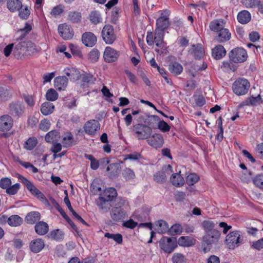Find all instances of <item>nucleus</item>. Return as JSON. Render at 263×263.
I'll return each instance as SVG.
<instances>
[{
  "instance_id": "45",
  "label": "nucleus",
  "mask_w": 263,
  "mask_h": 263,
  "mask_svg": "<svg viewBox=\"0 0 263 263\" xmlns=\"http://www.w3.org/2000/svg\"><path fill=\"white\" fill-rule=\"evenodd\" d=\"M182 227L180 224L173 225L168 230V233L170 235L180 234L182 232Z\"/></svg>"
},
{
  "instance_id": "3",
  "label": "nucleus",
  "mask_w": 263,
  "mask_h": 263,
  "mask_svg": "<svg viewBox=\"0 0 263 263\" xmlns=\"http://www.w3.org/2000/svg\"><path fill=\"white\" fill-rule=\"evenodd\" d=\"M220 236V232L219 231H212L206 233L203 237V251L206 252L210 250L212 244L217 242Z\"/></svg>"
},
{
  "instance_id": "47",
  "label": "nucleus",
  "mask_w": 263,
  "mask_h": 263,
  "mask_svg": "<svg viewBox=\"0 0 263 263\" xmlns=\"http://www.w3.org/2000/svg\"><path fill=\"white\" fill-rule=\"evenodd\" d=\"M156 224L159 227L158 232L159 233L163 234L168 230V225L164 220H159L157 221Z\"/></svg>"
},
{
  "instance_id": "38",
  "label": "nucleus",
  "mask_w": 263,
  "mask_h": 263,
  "mask_svg": "<svg viewBox=\"0 0 263 263\" xmlns=\"http://www.w3.org/2000/svg\"><path fill=\"white\" fill-rule=\"evenodd\" d=\"M160 118L156 115L148 116L147 119L145 121V125H146L152 128H155L158 125Z\"/></svg>"
},
{
  "instance_id": "24",
  "label": "nucleus",
  "mask_w": 263,
  "mask_h": 263,
  "mask_svg": "<svg viewBox=\"0 0 263 263\" xmlns=\"http://www.w3.org/2000/svg\"><path fill=\"white\" fill-rule=\"evenodd\" d=\"M106 171L108 173L110 178H114L118 176L121 171V167L119 164L114 163L110 164L107 167Z\"/></svg>"
},
{
  "instance_id": "60",
  "label": "nucleus",
  "mask_w": 263,
  "mask_h": 263,
  "mask_svg": "<svg viewBox=\"0 0 263 263\" xmlns=\"http://www.w3.org/2000/svg\"><path fill=\"white\" fill-rule=\"evenodd\" d=\"M100 57V52L97 49H92L89 53V59L92 62H97Z\"/></svg>"
},
{
  "instance_id": "49",
  "label": "nucleus",
  "mask_w": 263,
  "mask_h": 263,
  "mask_svg": "<svg viewBox=\"0 0 263 263\" xmlns=\"http://www.w3.org/2000/svg\"><path fill=\"white\" fill-rule=\"evenodd\" d=\"M89 20L92 23L97 24L101 22V17L100 13L98 11H94L91 12L90 14Z\"/></svg>"
},
{
  "instance_id": "19",
  "label": "nucleus",
  "mask_w": 263,
  "mask_h": 263,
  "mask_svg": "<svg viewBox=\"0 0 263 263\" xmlns=\"http://www.w3.org/2000/svg\"><path fill=\"white\" fill-rule=\"evenodd\" d=\"M45 242L41 238H36L32 240L29 245L31 251L34 253L40 252L44 247Z\"/></svg>"
},
{
  "instance_id": "54",
  "label": "nucleus",
  "mask_w": 263,
  "mask_h": 263,
  "mask_svg": "<svg viewBox=\"0 0 263 263\" xmlns=\"http://www.w3.org/2000/svg\"><path fill=\"white\" fill-rule=\"evenodd\" d=\"M221 68H222L224 71H234L236 69L237 67L231 62H223L221 66Z\"/></svg>"
},
{
  "instance_id": "16",
  "label": "nucleus",
  "mask_w": 263,
  "mask_h": 263,
  "mask_svg": "<svg viewBox=\"0 0 263 263\" xmlns=\"http://www.w3.org/2000/svg\"><path fill=\"white\" fill-rule=\"evenodd\" d=\"M119 56V53L110 47H107L104 52V58L107 62H115Z\"/></svg>"
},
{
  "instance_id": "44",
  "label": "nucleus",
  "mask_w": 263,
  "mask_h": 263,
  "mask_svg": "<svg viewBox=\"0 0 263 263\" xmlns=\"http://www.w3.org/2000/svg\"><path fill=\"white\" fill-rule=\"evenodd\" d=\"M37 143V141L35 137L29 138L24 144V148L28 151L33 149Z\"/></svg>"
},
{
  "instance_id": "25",
  "label": "nucleus",
  "mask_w": 263,
  "mask_h": 263,
  "mask_svg": "<svg viewBox=\"0 0 263 263\" xmlns=\"http://www.w3.org/2000/svg\"><path fill=\"white\" fill-rule=\"evenodd\" d=\"M41 217V214L39 212L32 211L27 214L25 220L28 224H33L39 221Z\"/></svg>"
},
{
  "instance_id": "53",
  "label": "nucleus",
  "mask_w": 263,
  "mask_h": 263,
  "mask_svg": "<svg viewBox=\"0 0 263 263\" xmlns=\"http://www.w3.org/2000/svg\"><path fill=\"white\" fill-rule=\"evenodd\" d=\"M46 99L48 101H54L58 99V93L53 89H49L46 93Z\"/></svg>"
},
{
  "instance_id": "2",
  "label": "nucleus",
  "mask_w": 263,
  "mask_h": 263,
  "mask_svg": "<svg viewBox=\"0 0 263 263\" xmlns=\"http://www.w3.org/2000/svg\"><path fill=\"white\" fill-rule=\"evenodd\" d=\"M133 132L138 139H147L152 133L151 127L141 123L135 124Z\"/></svg>"
},
{
  "instance_id": "17",
  "label": "nucleus",
  "mask_w": 263,
  "mask_h": 263,
  "mask_svg": "<svg viewBox=\"0 0 263 263\" xmlns=\"http://www.w3.org/2000/svg\"><path fill=\"white\" fill-rule=\"evenodd\" d=\"M82 41L86 46L92 47L97 42V37L92 32H86L83 34Z\"/></svg>"
},
{
  "instance_id": "59",
  "label": "nucleus",
  "mask_w": 263,
  "mask_h": 263,
  "mask_svg": "<svg viewBox=\"0 0 263 263\" xmlns=\"http://www.w3.org/2000/svg\"><path fill=\"white\" fill-rule=\"evenodd\" d=\"M254 184L257 187L263 189V174L257 175L253 180Z\"/></svg>"
},
{
  "instance_id": "64",
  "label": "nucleus",
  "mask_w": 263,
  "mask_h": 263,
  "mask_svg": "<svg viewBox=\"0 0 263 263\" xmlns=\"http://www.w3.org/2000/svg\"><path fill=\"white\" fill-rule=\"evenodd\" d=\"M252 247L257 250H260L263 248V237L257 241L252 242Z\"/></svg>"
},
{
  "instance_id": "32",
  "label": "nucleus",
  "mask_w": 263,
  "mask_h": 263,
  "mask_svg": "<svg viewBox=\"0 0 263 263\" xmlns=\"http://www.w3.org/2000/svg\"><path fill=\"white\" fill-rule=\"evenodd\" d=\"M81 78L82 79V81L83 82V84L82 85L83 88H85L89 84H93L96 80V78L90 73L81 74Z\"/></svg>"
},
{
  "instance_id": "52",
  "label": "nucleus",
  "mask_w": 263,
  "mask_h": 263,
  "mask_svg": "<svg viewBox=\"0 0 263 263\" xmlns=\"http://www.w3.org/2000/svg\"><path fill=\"white\" fill-rule=\"evenodd\" d=\"M199 179V176L194 173L190 174L186 177V183L189 185H193L196 183Z\"/></svg>"
},
{
  "instance_id": "63",
  "label": "nucleus",
  "mask_w": 263,
  "mask_h": 263,
  "mask_svg": "<svg viewBox=\"0 0 263 263\" xmlns=\"http://www.w3.org/2000/svg\"><path fill=\"white\" fill-rule=\"evenodd\" d=\"M30 15V10L28 9L27 7L25 8H21L19 10V16L23 18L27 19L29 15Z\"/></svg>"
},
{
  "instance_id": "6",
  "label": "nucleus",
  "mask_w": 263,
  "mask_h": 263,
  "mask_svg": "<svg viewBox=\"0 0 263 263\" xmlns=\"http://www.w3.org/2000/svg\"><path fill=\"white\" fill-rule=\"evenodd\" d=\"M159 246L165 252L171 253L177 246L176 238L163 237L159 241Z\"/></svg>"
},
{
  "instance_id": "23",
  "label": "nucleus",
  "mask_w": 263,
  "mask_h": 263,
  "mask_svg": "<svg viewBox=\"0 0 263 263\" xmlns=\"http://www.w3.org/2000/svg\"><path fill=\"white\" fill-rule=\"evenodd\" d=\"M99 195V198L111 201L117 196V193L115 188L109 187L105 190L103 193L100 194Z\"/></svg>"
},
{
  "instance_id": "50",
  "label": "nucleus",
  "mask_w": 263,
  "mask_h": 263,
  "mask_svg": "<svg viewBox=\"0 0 263 263\" xmlns=\"http://www.w3.org/2000/svg\"><path fill=\"white\" fill-rule=\"evenodd\" d=\"M64 6L62 5H59L54 7L50 12V14L57 17L64 12Z\"/></svg>"
},
{
  "instance_id": "40",
  "label": "nucleus",
  "mask_w": 263,
  "mask_h": 263,
  "mask_svg": "<svg viewBox=\"0 0 263 263\" xmlns=\"http://www.w3.org/2000/svg\"><path fill=\"white\" fill-rule=\"evenodd\" d=\"M217 224V222H215L211 220H205L202 222V226L206 233L212 231H217L214 229Z\"/></svg>"
},
{
  "instance_id": "29",
  "label": "nucleus",
  "mask_w": 263,
  "mask_h": 263,
  "mask_svg": "<svg viewBox=\"0 0 263 263\" xmlns=\"http://www.w3.org/2000/svg\"><path fill=\"white\" fill-rule=\"evenodd\" d=\"M226 50L223 46L217 45L212 49V55L215 59H220L226 55Z\"/></svg>"
},
{
  "instance_id": "7",
  "label": "nucleus",
  "mask_w": 263,
  "mask_h": 263,
  "mask_svg": "<svg viewBox=\"0 0 263 263\" xmlns=\"http://www.w3.org/2000/svg\"><path fill=\"white\" fill-rule=\"evenodd\" d=\"M237 231L230 232L226 236V243L230 249H234L242 243V239Z\"/></svg>"
},
{
  "instance_id": "18",
  "label": "nucleus",
  "mask_w": 263,
  "mask_h": 263,
  "mask_svg": "<svg viewBox=\"0 0 263 263\" xmlns=\"http://www.w3.org/2000/svg\"><path fill=\"white\" fill-rule=\"evenodd\" d=\"M216 33L217 35L214 37V40L219 43L226 42L231 37V33L227 28L222 29Z\"/></svg>"
},
{
  "instance_id": "35",
  "label": "nucleus",
  "mask_w": 263,
  "mask_h": 263,
  "mask_svg": "<svg viewBox=\"0 0 263 263\" xmlns=\"http://www.w3.org/2000/svg\"><path fill=\"white\" fill-rule=\"evenodd\" d=\"M168 69L171 72L178 75L182 71L183 67L179 63L177 62H172L169 64Z\"/></svg>"
},
{
  "instance_id": "41",
  "label": "nucleus",
  "mask_w": 263,
  "mask_h": 263,
  "mask_svg": "<svg viewBox=\"0 0 263 263\" xmlns=\"http://www.w3.org/2000/svg\"><path fill=\"white\" fill-rule=\"evenodd\" d=\"M7 222L10 226L17 227L22 223L23 219L17 215H13L8 218Z\"/></svg>"
},
{
  "instance_id": "26",
  "label": "nucleus",
  "mask_w": 263,
  "mask_h": 263,
  "mask_svg": "<svg viewBox=\"0 0 263 263\" xmlns=\"http://www.w3.org/2000/svg\"><path fill=\"white\" fill-rule=\"evenodd\" d=\"M64 72L70 80L76 81L81 78L80 71L73 67L67 68L65 69Z\"/></svg>"
},
{
  "instance_id": "58",
  "label": "nucleus",
  "mask_w": 263,
  "mask_h": 263,
  "mask_svg": "<svg viewBox=\"0 0 263 263\" xmlns=\"http://www.w3.org/2000/svg\"><path fill=\"white\" fill-rule=\"evenodd\" d=\"M122 175L123 177L126 180H128L133 179L135 175L133 170L129 168H126L123 170Z\"/></svg>"
},
{
  "instance_id": "51",
  "label": "nucleus",
  "mask_w": 263,
  "mask_h": 263,
  "mask_svg": "<svg viewBox=\"0 0 263 263\" xmlns=\"http://www.w3.org/2000/svg\"><path fill=\"white\" fill-rule=\"evenodd\" d=\"M154 180L158 183H162L165 182L166 176L164 172H158L154 174Z\"/></svg>"
},
{
  "instance_id": "12",
  "label": "nucleus",
  "mask_w": 263,
  "mask_h": 263,
  "mask_svg": "<svg viewBox=\"0 0 263 263\" xmlns=\"http://www.w3.org/2000/svg\"><path fill=\"white\" fill-rule=\"evenodd\" d=\"M168 17L164 15L163 13H161V16L156 21V27L155 30L164 32L170 26Z\"/></svg>"
},
{
  "instance_id": "34",
  "label": "nucleus",
  "mask_w": 263,
  "mask_h": 263,
  "mask_svg": "<svg viewBox=\"0 0 263 263\" xmlns=\"http://www.w3.org/2000/svg\"><path fill=\"white\" fill-rule=\"evenodd\" d=\"M238 21L241 24H245L248 23L251 20L250 13L247 10H243L238 13L237 15Z\"/></svg>"
},
{
  "instance_id": "37",
  "label": "nucleus",
  "mask_w": 263,
  "mask_h": 263,
  "mask_svg": "<svg viewBox=\"0 0 263 263\" xmlns=\"http://www.w3.org/2000/svg\"><path fill=\"white\" fill-rule=\"evenodd\" d=\"M195 240L188 236H181L178 240V243L182 247H190L194 245Z\"/></svg>"
},
{
  "instance_id": "42",
  "label": "nucleus",
  "mask_w": 263,
  "mask_h": 263,
  "mask_svg": "<svg viewBox=\"0 0 263 263\" xmlns=\"http://www.w3.org/2000/svg\"><path fill=\"white\" fill-rule=\"evenodd\" d=\"M41 48L36 47L35 45L31 41H26V51L30 55H34L40 52Z\"/></svg>"
},
{
  "instance_id": "46",
  "label": "nucleus",
  "mask_w": 263,
  "mask_h": 263,
  "mask_svg": "<svg viewBox=\"0 0 263 263\" xmlns=\"http://www.w3.org/2000/svg\"><path fill=\"white\" fill-rule=\"evenodd\" d=\"M68 16V20L72 23H78L82 17L81 13L77 11L70 12Z\"/></svg>"
},
{
  "instance_id": "36",
  "label": "nucleus",
  "mask_w": 263,
  "mask_h": 263,
  "mask_svg": "<svg viewBox=\"0 0 263 263\" xmlns=\"http://www.w3.org/2000/svg\"><path fill=\"white\" fill-rule=\"evenodd\" d=\"M26 41L21 42L16 44L13 50L14 55L18 58L23 55V51H26Z\"/></svg>"
},
{
  "instance_id": "56",
  "label": "nucleus",
  "mask_w": 263,
  "mask_h": 263,
  "mask_svg": "<svg viewBox=\"0 0 263 263\" xmlns=\"http://www.w3.org/2000/svg\"><path fill=\"white\" fill-rule=\"evenodd\" d=\"M173 263H185L186 259L184 256L180 253H175L172 257Z\"/></svg>"
},
{
  "instance_id": "13",
  "label": "nucleus",
  "mask_w": 263,
  "mask_h": 263,
  "mask_svg": "<svg viewBox=\"0 0 263 263\" xmlns=\"http://www.w3.org/2000/svg\"><path fill=\"white\" fill-rule=\"evenodd\" d=\"M147 141L149 145L156 148L161 147L164 143L163 138L159 134H154L147 139Z\"/></svg>"
},
{
  "instance_id": "8",
  "label": "nucleus",
  "mask_w": 263,
  "mask_h": 263,
  "mask_svg": "<svg viewBox=\"0 0 263 263\" xmlns=\"http://www.w3.org/2000/svg\"><path fill=\"white\" fill-rule=\"evenodd\" d=\"M230 61L234 63H241L245 61L247 58L246 51L241 48H235L229 53Z\"/></svg>"
},
{
  "instance_id": "14",
  "label": "nucleus",
  "mask_w": 263,
  "mask_h": 263,
  "mask_svg": "<svg viewBox=\"0 0 263 263\" xmlns=\"http://www.w3.org/2000/svg\"><path fill=\"white\" fill-rule=\"evenodd\" d=\"M13 120L9 115H4L0 117V130L3 132L9 131L12 127Z\"/></svg>"
},
{
  "instance_id": "48",
  "label": "nucleus",
  "mask_w": 263,
  "mask_h": 263,
  "mask_svg": "<svg viewBox=\"0 0 263 263\" xmlns=\"http://www.w3.org/2000/svg\"><path fill=\"white\" fill-rule=\"evenodd\" d=\"M104 236L108 238L112 239L118 244H121L123 241L122 236L119 233L111 234L109 233H106Z\"/></svg>"
},
{
  "instance_id": "61",
  "label": "nucleus",
  "mask_w": 263,
  "mask_h": 263,
  "mask_svg": "<svg viewBox=\"0 0 263 263\" xmlns=\"http://www.w3.org/2000/svg\"><path fill=\"white\" fill-rule=\"evenodd\" d=\"M10 185H11V179L9 178H3L0 180V187L3 189H7Z\"/></svg>"
},
{
  "instance_id": "30",
  "label": "nucleus",
  "mask_w": 263,
  "mask_h": 263,
  "mask_svg": "<svg viewBox=\"0 0 263 263\" xmlns=\"http://www.w3.org/2000/svg\"><path fill=\"white\" fill-rule=\"evenodd\" d=\"M60 138V133L55 130H51L48 132L45 136V140L48 143H54Z\"/></svg>"
},
{
  "instance_id": "4",
  "label": "nucleus",
  "mask_w": 263,
  "mask_h": 263,
  "mask_svg": "<svg viewBox=\"0 0 263 263\" xmlns=\"http://www.w3.org/2000/svg\"><path fill=\"white\" fill-rule=\"evenodd\" d=\"M250 86V83L247 79L239 78L234 82L232 89L236 95L240 96L246 94Z\"/></svg>"
},
{
  "instance_id": "20",
  "label": "nucleus",
  "mask_w": 263,
  "mask_h": 263,
  "mask_svg": "<svg viewBox=\"0 0 263 263\" xmlns=\"http://www.w3.org/2000/svg\"><path fill=\"white\" fill-rule=\"evenodd\" d=\"M226 22L223 19H217L212 21L209 25V28L212 31L217 33L222 29H225Z\"/></svg>"
},
{
  "instance_id": "31",
  "label": "nucleus",
  "mask_w": 263,
  "mask_h": 263,
  "mask_svg": "<svg viewBox=\"0 0 263 263\" xmlns=\"http://www.w3.org/2000/svg\"><path fill=\"white\" fill-rule=\"evenodd\" d=\"M54 106L52 103L46 102L44 103L41 107L42 114L45 116H47L52 114L54 110Z\"/></svg>"
},
{
  "instance_id": "57",
  "label": "nucleus",
  "mask_w": 263,
  "mask_h": 263,
  "mask_svg": "<svg viewBox=\"0 0 263 263\" xmlns=\"http://www.w3.org/2000/svg\"><path fill=\"white\" fill-rule=\"evenodd\" d=\"M18 178L20 180H21L22 182L26 185L27 189L29 191L32 190V188L34 187V185L31 181H30L29 180H28L24 176L19 174L18 175Z\"/></svg>"
},
{
  "instance_id": "28",
  "label": "nucleus",
  "mask_w": 263,
  "mask_h": 263,
  "mask_svg": "<svg viewBox=\"0 0 263 263\" xmlns=\"http://www.w3.org/2000/svg\"><path fill=\"white\" fill-rule=\"evenodd\" d=\"M180 172L173 174L171 176V182L175 186H181L184 183V179L180 175Z\"/></svg>"
},
{
  "instance_id": "55",
  "label": "nucleus",
  "mask_w": 263,
  "mask_h": 263,
  "mask_svg": "<svg viewBox=\"0 0 263 263\" xmlns=\"http://www.w3.org/2000/svg\"><path fill=\"white\" fill-rule=\"evenodd\" d=\"M20 189V184L16 183L13 185H10L8 187H7L6 192L8 194L14 195L17 193Z\"/></svg>"
},
{
  "instance_id": "43",
  "label": "nucleus",
  "mask_w": 263,
  "mask_h": 263,
  "mask_svg": "<svg viewBox=\"0 0 263 263\" xmlns=\"http://www.w3.org/2000/svg\"><path fill=\"white\" fill-rule=\"evenodd\" d=\"M97 204L100 209L104 211L105 212H107L111 206L109 201L104 200L100 198H98V200L97 201Z\"/></svg>"
},
{
  "instance_id": "9",
  "label": "nucleus",
  "mask_w": 263,
  "mask_h": 263,
  "mask_svg": "<svg viewBox=\"0 0 263 263\" xmlns=\"http://www.w3.org/2000/svg\"><path fill=\"white\" fill-rule=\"evenodd\" d=\"M102 36L106 44H111L116 38L113 27L110 25H105L102 29Z\"/></svg>"
},
{
  "instance_id": "21",
  "label": "nucleus",
  "mask_w": 263,
  "mask_h": 263,
  "mask_svg": "<svg viewBox=\"0 0 263 263\" xmlns=\"http://www.w3.org/2000/svg\"><path fill=\"white\" fill-rule=\"evenodd\" d=\"M34 230L39 235H45L49 231V226L46 222L39 221L36 223L34 226Z\"/></svg>"
},
{
  "instance_id": "62",
  "label": "nucleus",
  "mask_w": 263,
  "mask_h": 263,
  "mask_svg": "<svg viewBox=\"0 0 263 263\" xmlns=\"http://www.w3.org/2000/svg\"><path fill=\"white\" fill-rule=\"evenodd\" d=\"M158 128L163 132H168L170 129V126L164 121H159L158 123Z\"/></svg>"
},
{
  "instance_id": "11",
  "label": "nucleus",
  "mask_w": 263,
  "mask_h": 263,
  "mask_svg": "<svg viewBox=\"0 0 263 263\" xmlns=\"http://www.w3.org/2000/svg\"><path fill=\"white\" fill-rule=\"evenodd\" d=\"M58 32L60 36L66 40L72 39L74 35L72 28L66 23L62 24L59 26Z\"/></svg>"
},
{
  "instance_id": "1",
  "label": "nucleus",
  "mask_w": 263,
  "mask_h": 263,
  "mask_svg": "<svg viewBox=\"0 0 263 263\" xmlns=\"http://www.w3.org/2000/svg\"><path fill=\"white\" fill-rule=\"evenodd\" d=\"M125 202L124 200L120 198L117 199L115 206L110 211V216L113 221H120L128 217L127 212L123 209Z\"/></svg>"
},
{
  "instance_id": "33",
  "label": "nucleus",
  "mask_w": 263,
  "mask_h": 263,
  "mask_svg": "<svg viewBox=\"0 0 263 263\" xmlns=\"http://www.w3.org/2000/svg\"><path fill=\"white\" fill-rule=\"evenodd\" d=\"M7 5L12 12L19 10L22 7V2L20 0H8Z\"/></svg>"
},
{
  "instance_id": "10",
  "label": "nucleus",
  "mask_w": 263,
  "mask_h": 263,
  "mask_svg": "<svg viewBox=\"0 0 263 263\" xmlns=\"http://www.w3.org/2000/svg\"><path fill=\"white\" fill-rule=\"evenodd\" d=\"M83 129L86 134L90 136H94L100 129V124L96 120H90L85 123Z\"/></svg>"
},
{
  "instance_id": "15",
  "label": "nucleus",
  "mask_w": 263,
  "mask_h": 263,
  "mask_svg": "<svg viewBox=\"0 0 263 263\" xmlns=\"http://www.w3.org/2000/svg\"><path fill=\"white\" fill-rule=\"evenodd\" d=\"M24 106L20 102H12L9 104L10 113L14 116L20 117L24 112Z\"/></svg>"
},
{
  "instance_id": "5",
  "label": "nucleus",
  "mask_w": 263,
  "mask_h": 263,
  "mask_svg": "<svg viewBox=\"0 0 263 263\" xmlns=\"http://www.w3.org/2000/svg\"><path fill=\"white\" fill-rule=\"evenodd\" d=\"M164 32L154 31V42L158 47L155 51L159 54L166 53L167 51L166 44L164 42Z\"/></svg>"
},
{
  "instance_id": "39",
  "label": "nucleus",
  "mask_w": 263,
  "mask_h": 263,
  "mask_svg": "<svg viewBox=\"0 0 263 263\" xmlns=\"http://www.w3.org/2000/svg\"><path fill=\"white\" fill-rule=\"evenodd\" d=\"M64 233L60 229L51 231L48 236L49 238L55 241H60L64 238Z\"/></svg>"
},
{
  "instance_id": "22",
  "label": "nucleus",
  "mask_w": 263,
  "mask_h": 263,
  "mask_svg": "<svg viewBox=\"0 0 263 263\" xmlns=\"http://www.w3.org/2000/svg\"><path fill=\"white\" fill-rule=\"evenodd\" d=\"M189 51L196 59H201L204 53V49L200 44L192 45L191 48Z\"/></svg>"
},
{
  "instance_id": "27",
  "label": "nucleus",
  "mask_w": 263,
  "mask_h": 263,
  "mask_svg": "<svg viewBox=\"0 0 263 263\" xmlns=\"http://www.w3.org/2000/svg\"><path fill=\"white\" fill-rule=\"evenodd\" d=\"M68 79L65 76L58 77L54 80V86L58 90H64L67 85Z\"/></svg>"
}]
</instances>
